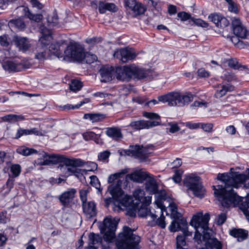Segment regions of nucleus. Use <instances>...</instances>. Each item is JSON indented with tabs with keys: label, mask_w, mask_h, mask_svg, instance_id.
<instances>
[{
	"label": "nucleus",
	"mask_w": 249,
	"mask_h": 249,
	"mask_svg": "<svg viewBox=\"0 0 249 249\" xmlns=\"http://www.w3.org/2000/svg\"><path fill=\"white\" fill-rule=\"evenodd\" d=\"M247 175L236 172L219 173L217 179L222 181L224 186H213V194L221 202L222 206L229 207L239 202L240 197L234 193L233 188H238L248 179Z\"/></svg>",
	"instance_id": "obj_1"
},
{
	"label": "nucleus",
	"mask_w": 249,
	"mask_h": 249,
	"mask_svg": "<svg viewBox=\"0 0 249 249\" xmlns=\"http://www.w3.org/2000/svg\"><path fill=\"white\" fill-rule=\"evenodd\" d=\"M107 192H108L112 198L108 197L105 199V206L108 207L113 199V210L114 211L120 212L124 211V192L123 187L124 184V169L110 174L107 178Z\"/></svg>",
	"instance_id": "obj_2"
},
{
	"label": "nucleus",
	"mask_w": 249,
	"mask_h": 249,
	"mask_svg": "<svg viewBox=\"0 0 249 249\" xmlns=\"http://www.w3.org/2000/svg\"><path fill=\"white\" fill-rule=\"evenodd\" d=\"M117 223L110 218H105L99 226L101 232L104 233L105 241L111 243L114 239L115 249H124V226L122 231L115 237V231L117 228Z\"/></svg>",
	"instance_id": "obj_3"
},
{
	"label": "nucleus",
	"mask_w": 249,
	"mask_h": 249,
	"mask_svg": "<svg viewBox=\"0 0 249 249\" xmlns=\"http://www.w3.org/2000/svg\"><path fill=\"white\" fill-rule=\"evenodd\" d=\"M151 196H145L144 191L142 189H136L133 196L125 195V214L131 218L136 216L138 207L140 204H151Z\"/></svg>",
	"instance_id": "obj_4"
},
{
	"label": "nucleus",
	"mask_w": 249,
	"mask_h": 249,
	"mask_svg": "<svg viewBox=\"0 0 249 249\" xmlns=\"http://www.w3.org/2000/svg\"><path fill=\"white\" fill-rule=\"evenodd\" d=\"M171 218L173 219L169 229L171 232L182 230L186 235H190L191 233L187 230V223L179 213L178 212L177 207L175 203L169 204Z\"/></svg>",
	"instance_id": "obj_5"
},
{
	"label": "nucleus",
	"mask_w": 249,
	"mask_h": 249,
	"mask_svg": "<svg viewBox=\"0 0 249 249\" xmlns=\"http://www.w3.org/2000/svg\"><path fill=\"white\" fill-rule=\"evenodd\" d=\"M209 220L210 214L208 213H206L203 215L202 212H199L193 216L190 224L196 230L194 236L196 240H200L202 231H205L208 228Z\"/></svg>",
	"instance_id": "obj_6"
},
{
	"label": "nucleus",
	"mask_w": 249,
	"mask_h": 249,
	"mask_svg": "<svg viewBox=\"0 0 249 249\" xmlns=\"http://www.w3.org/2000/svg\"><path fill=\"white\" fill-rule=\"evenodd\" d=\"M152 78L151 70H145L134 64L125 65V81L130 79L146 80Z\"/></svg>",
	"instance_id": "obj_7"
},
{
	"label": "nucleus",
	"mask_w": 249,
	"mask_h": 249,
	"mask_svg": "<svg viewBox=\"0 0 249 249\" xmlns=\"http://www.w3.org/2000/svg\"><path fill=\"white\" fill-rule=\"evenodd\" d=\"M183 184L187 188V191H191L196 197L202 198L205 194V189L202 185L200 178L195 174L186 176Z\"/></svg>",
	"instance_id": "obj_8"
},
{
	"label": "nucleus",
	"mask_w": 249,
	"mask_h": 249,
	"mask_svg": "<svg viewBox=\"0 0 249 249\" xmlns=\"http://www.w3.org/2000/svg\"><path fill=\"white\" fill-rule=\"evenodd\" d=\"M193 99L192 94H162L158 97V101L167 103L169 106L182 107Z\"/></svg>",
	"instance_id": "obj_9"
},
{
	"label": "nucleus",
	"mask_w": 249,
	"mask_h": 249,
	"mask_svg": "<svg viewBox=\"0 0 249 249\" xmlns=\"http://www.w3.org/2000/svg\"><path fill=\"white\" fill-rule=\"evenodd\" d=\"M85 57L84 48L77 43L71 44L64 51L63 60L82 62Z\"/></svg>",
	"instance_id": "obj_10"
},
{
	"label": "nucleus",
	"mask_w": 249,
	"mask_h": 249,
	"mask_svg": "<svg viewBox=\"0 0 249 249\" xmlns=\"http://www.w3.org/2000/svg\"><path fill=\"white\" fill-rule=\"evenodd\" d=\"M154 146L149 145L144 147L143 145L130 146L129 149L125 150V155L138 158L140 161H145L153 152Z\"/></svg>",
	"instance_id": "obj_11"
},
{
	"label": "nucleus",
	"mask_w": 249,
	"mask_h": 249,
	"mask_svg": "<svg viewBox=\"0 0 249 249\" xmlns=\"http://www.w3.org/2000/svg\"><path fill=\"white\" fill-rule=\"evenodd\" d=\"M62 163L67 165L68 177L73 175L78 178L79 175L82 174L81 169L78 167L83 166L85 162L79 159H70L66 157L63 158Z\"/></svg>",
	"instance_id": "obj_12"
},
{
	"label": "nucleus",
	"mask_w": 249,
	"mask_h": 249,
	"mask_svg": "<svg viewBox=\"0 0 249 249\" xmlns=\"http://www.w3.org/2000/svg\"><path fill=\"white\" fill-rule=\"evenodd\" d=\"M136 229L125 226V249H140L141 237L134 233Z\"/></svg>",
	"instance_id": "obj_13"
},
{
	"label": "nucleus",
	"mask_w": 249,
	"mask_h": 249,
	"mask_svg": "<svg viewBox=\"0 0 249 249\" xmlns=\"http://www.w3.org/2000/svg\"><path fill=\"white\" fill-rule=\"evenodd\" d=\"M125 6L129 14L133 18L144 14L146 10V7L136 0H125Z\"/></svg>",
	"instance_id": "obj_14"
},
{
	"label": "nucleus",
	"mask_w": 249,
	"mask_h": 249,
	"mask_svg": "<svg viewBox=\"0 0 249 249\" xmlns=\"http://www.w3.org/2000/svg\"><path fill=\"white\" fill-rule=\"evenodd\" d=\"M145 180V188L146 191L150 195H156V200L158 199L160 200V197L161 196H164L166 197V194L164 191H160V193H158V184L153 176L149 174V176Z\"/></svg>",
	"instance_id": "obj_15"
},
{
	"label": "nucleus",
	"mask_w": 249,
	"mask_h": 249,
	"mask_svg": "<svg viewBox=\"0 0 249 249\" xmlns=\"http://www.w3.org/2000/svg\"><path fill=\"white\" fill-rule=\"evenodd\" d=\"M232 28L234 35L240 37V38H246L249 34L247 28L242 24L238 18L232 20Z\"/></svg>",
	"instance_id": "obj_16"
},
{
	"label": "nucleus",
	"mask_w": 249,
	"mask_h": 249,
	"mask_svg": "<svg viewBox=\"0 0 249 249\" xmlns=\"http://www.w3.org/2000/svg\"><path fill=\"white\" fill-rule=\"evenodd\" d=\"M101 82H109L114 78V68L108 65L103 66L99 70Z\"/></svg>",
	"instance_id": "obj_17"
},
{
	"label": "nucleus",
	"mask_w": 249,
	"mask_h": 249,
	"mask_svg": "<svg viewBox=\"0 0 249 249\" xmlns=\"http://www.w3.org/2000/svg\"><path fill=\"white\" fill-rule=\"evenodd\" d=\"M160 124V122L156 121L141 120L132 122L129 125L134 129H148Z\"/></svg>",
	"instance_id": "obj_18"
},
{
	"label": "nucleus",
	"mask_w": 249,
	"mask_h": 249,
	"mask_svg": "<svg viewBox=\"0 0 249 249\" xmlns=\"http://www.w3.org/2000/svg\"><path fill=\"white\" fill-rule=\"evenodd\" d=\"M149 176V174L147 172L138 170L125 176V180H130L134 182L142 183L147 179Z\"/></svg>",
	"instance_id": "obj_19"
},
{
	"label": "nucleus",
	"mask_w": 249,
	"mask_h": 249,
	"mask_svg": "<svg viewBox=\"0 0 249 249\" xmlns=\"http://www.w3.org/2000/svg\"><path fill=\"white\" fill-rule=\"evenodd\" d=\"M77 191L75 189L71 188L63 192L59 196V200L61 204L66 207L72 201Z\"/></svg>",
	"instance_id": "obj_20"
},
{
	"label": "nucleus",
	"mask_w": 249,
	"mask_h": 249,
	"mask_svg": "<svg viewBox=\"0 0 249 249\" xmlns=\"http://www.w3.org/2000/svg\"><path fill=\"white\" fill-rule=\"evenodd\" d=\"M208 18L217 27H225L229 25L228 20L225 17L217 13L211 14L209 16Z\"/></svg>",
	"instance_id": "obj_21"
},
{
	"label": "nucleus",
	"mask_w": 249,
	"mask_h": 249,
	"mask_svg": "<svg viewBox=\"0 0 249 249\" xmlns=\"http://www.w3.org/2000/svg\"><path fill=\"white\" fill-rule=\"evenodd\" d=\"M226 95V94H214L213 98L218 100H215L214 99L213 102H217L220 101L223 102H225L226 99H227L228 101L232 103L233 101H243L244 99H246L243 98V94H229L225 97V96Z\"/></svg>",
	"instance_id": "obj_22"
},
{
	"label": "nucleus",
	"mask_w": 249,
	"mask_h": 249,
	"mask_svg": "<svg viewBox=\"0 0 249 249\" xmlns=\"http://www.w3.org/2000/svg\"><path fill=\"white\" fill-rule=\"evenodd\" d=\"M83 212L86 216L90 218L96 215L97 210L94 202L91 201L82 204Z\"/></svg>",
	"instance_id": "obj_23"
},
{
	"label": "nucleus",
	"mask_w": 249,
	"mask_h": 249,
	"mask_svg": "<svg viewBox=\"0 0 249 249\" xmlns=\"http://www.w3.org/2000/svg\"><path fill=\"white\" fill-rule=\"evenodd\" d=\"M165 199L164 196H161L160 197V200L158 199L156 200L155 203L157 205L159 208L160 209L161 216L157 219L156 224L160 228L163 229L166 226V223L165 222V217L163 215V211L164 210V207L162 205V200Z\"/></svg>",
	"instance_id": "obj_24"
},
{
	"label": "nucleus",
	"mask_w": 249,
	"mask_h": 249,
	"mask_svg": "<svg viewBox=\"0 0 249 249\" xmlns=\"http://www.w3.org/2000/svg\"><path fill=\"white\" fill-rule=\"evenodd\" d=\"M98 10L99 13L103 14L106 13L107 11L110 12H116L118 10V8L116 5L113 3L99 1L98 3Z\"/></svg>",
	"instance_id": "obj_25"
},
{
	"label": "nucleus",
	"mask_w": 249,
	"mask_h": 249,
	"mask_svg": "<svg viewBox=\"0 0 249 249\" xmlns=\"http://www.w3.org/2000/svg\"><path fill=\"white\" fill-rule=\"evenodd\" d=\"M2 67L5 70L9 72H18L23 69V65L21 63L10 60L4 62Z\"/></svg>",
	"instance_id": "obj_26"
},
{
	"label": "nucleus",
	"mask_w": 249,
	"mask_h": 249,
	"mask_svg": "<svg viewBox=\"0 0 249 249\" xmlns=\"http://www.w3.org/2000/svg\"><path fill=\"white\" fill-rule=\"evenodd\" d=\"M150 204H141L140 207H138L137 212L138 211V215L141 217H146L147 216H150L153 220L157 218V216L151 212L150 209L148 208Z\"/></svg>",
	"instance_id": "obj_27"
},
{
	"label": "nucleus",
	"mask_w": 249,
	"mask_h": 249,
	"mask_svg": "<svg viewBox=\"0 0 249 249\" xmlns=\"http://www.w3.org/2000/svg\"><path fill=\"white\" fill-rule=\"evenodd\" d=\"M14 41L16 45L23 51H26L30 47V44L26 37L15 36Z\"/></svg>",
	"instance_id": "obj_28"
},
{
	"label": "nucleus",
	"mask_w": 249,
	"mask_h": 249,
	"mask_svg": "<svg viewBox=\"0 0 249 249\" xmlns=\"http://www.w3.org/2000/svg\"><path fill=\"white\" fill-rule=\"evenodd\" d=\"M33 134L37 136L42 135L41 132L36 128H32L30 129H24L20 128L18 130L15 136V138L18 139L23 135H27Z\"/></svg>",
	"instance_id": "obj_29"
},
{
	"label": "nucleus",
	"mask_w": 249,
	"mask_h": 249,
	"mask_svg": "<svg viewBox=\"0 0 249 249\" xmlns=\"http://www.w3.org/2000/svg\"><path fill=\"white\" fill-rule=\"evenodd\" d=\"M106 133L108 137L115 140H118L123 138V135L121 132L120 129L117 127L107 128Z\"/></svg>",
	"instance_id": "obj_30"
},
{
	"label": "nucleus",
	"mask_w": 249,
	"mask_h": 249,
	"mask_svg": "<svg viewBox=\"0 0 249 249\" xmlns=\"http://www.w3.org/2000/svg\"><path fill=\"white\" fill-rule=\"evenodd\" d=\"M230 234L237 238L238 241H242L247 238L248 231L243 229H233L230 231Z\"/></svg>",
	"instance_id": "obj_31"
},
{
	"label": "nucleus",
	"mask_w": 249,
	"mask_h": 249,
	"mask_svg": "<svg viewBox=\"0 0 249 249\" xmlns=\"http://www.w3.org/2000/svg\"><path fill=\"white\" fill-rule=\"evenodd\" d=\"M8 25L11 27H15L19 30H23L26 28V24L22 18H18L11 19L8 22Z\"/></svg>",
	"instance_id": "obj_32"
},
{
	"label": "nucleus",
	"mask_w": 249,
	"mask_h": 249,
	"mask_svg": "<svg viewBox=\"0 0 249 249\" xmlns=\"http://www.w3.org/2000/svg\"><path fill=\"white\" fill-rule=\"evenodd\" d=\"M228 66L234 70H247L248 67L246 65H242L240 64L235 58H231L226 60Z\"/></svg>",
	"instance_id": "obj_33"
},
{
	"label": "nucleus",
	"mask_w": 249,
	"mask_h": 249,
	"mask_svg": "<svg viewBox=\"0 0 249 249\" xmlns=\"http://www.w3.org/2000/svg\"><path fill=\"white\" fill-rule=\"evenodd\" d=\"M84 118L89 119L92 123H95L103 121L106 118V115L101 113H87L84 115Z\"/></svg>",
	"instance_id": "obj_34"
},
{
	"label": "nucleus",
	"mask_w": 249,
	"mask_h": 249,
	"mask_svg": "<svg viewBox=\"0 0 249 249\" xmlns=\"http://www.w3.org/2000/svg\"><path fill=\"white\" fill-rule=\"evenodd\" d=\"M138 54V53L134 48L130 46H125V63L135 59Z\"/></svg>",
	"instance_id": "obj_35"
},
{
	"label": "nucleus",
	"mask_w": 249,
	"mask_h": 249,
	"mask_svg": "<svg viewBox=\"0 0 249 249\" xmlns=\"http://www.w3.org/2000/svg\"><path fill=\"white\" fill-rule=\"evenodd\" d=\"M18 154L22 155L24 156H28L32 154L37 153V151L33 148H30L25 146H21L18 147L17 150Z\"/></svg>",
	"instance_id": "obj_36"
},
{
	"label": "nucleus",
	"mask_w": 249,
	"mask_h": 249,
	"mask_svg": "<svg viewBox=\"0 0 249 249\" xmlns=\"http://www.w3.org/2000/svg\"><path fill=\"white\" fill-rule=\"evenodd\" d=\"M49 51L59 58H63V54L60 51V45L58 43H52L49 47Z\"/></svg>",
	"instance_id": "obj_37"
},
{
	"label": "nucleus",
	"mask_w": 249,
	"mask_h": 249,
	"mask_svg": "<svg viewBox=\"0 0 249 249\" xmlns=\"http://www.w3.org/2000/svg\"><path fill=\"white\" fill-rule=\"evenodd\" d=\"M206 247L208 249H222V244L217 239H210L206 243Z\"/></svg>",
	"instance_id": "obj_38"
},
{
	"label": "nucleus",
	"mask_w": 249,
	"mask_h": 249,
	"mask_svg": "<svg viewBox=\"0 0 249 249\" xmlns=\"http://www.w3.org/2000/svg\"><path fill=\"white\" fill-rule=\"evenodd\" d=\"M89 245L90 246H94L96 244L100 243L102 241V237L99 234L93 232L89 234Z\"/></svg>",
	"instance_id": "obj_39"
},
{
	"label": "nucleus",
	"mask_w": 249,
	"mask_h": 249,
	"mask_svg": "<svg viewBox=\"0 0 249 249\" xmlns=\"http://www.w3.org/2000/svg\"><path fill=\"white\" fill-rule=\"evenodd\" d=\"M44 157L49 158L51 163L53 164H56L59 162L62 163L63 158H66V157L63 156L54 154L48 155L47 154H45Z\"/></svg>",
	"instance_id": "obj_40"
},
{
	"label": "nucleus",
	"mask_w": 249,
	"mask_h": 249,
	"mask_svg": "<svg viewBox=\"0 0 249 249\" xmlns=\"http://www.w3.org/2000/svg\"><path fill=\"white\" fill-rule=\"evenodd\" d=\"M82 83L78 80L72 79L70 84L69 87L71 91L77 92L82 87Z\"/></svg>",
	"instance_id": "obj_41"
},
{
	"label": "nucleus",
	"mask_w": 249,
	"mask_h": 249,
	"mask_svg": "<svg viewBox=\"0 0 249 249\" xmlns=\"http://www.w3.org/2000/svg\"><path fill=\"white\" fill-rule=\"evenodd\" d=\"M120 80H124V66H117L114 70V77Z\"/></svg>",
	"instance_id": "obj_42"
},
{
	"label": "nucleus",
	"mask_w": 249,
	"mask_h": 249,
	"mask_svg": "<svg viewBox=\"0 0 249 249\" xmlns=\"http://www.w3.org/2000/svg\"><path fill=\"white\" fill-rule=\"evenodd\" d=\"M47 22L49 26L53 27L58 23V18L57 14L55 13L49 15L47 18Z\"/></svg>",
	"instance_id": "obj_43"
},
{
	"label": "nucleus",
	"mask_w": 249,
	"mask_h": 249,
	"mask_svg": "<svg viewBox=\"0 0 249 249\" xmlns=\"http://www.w3.org/2000/svg\"><path fill=\"white\" fill-rule=\"evenodd\" d=\"M90 184L91 185L97 189L98 192L101 193L102 191V188H101V184L97 177L96 176H91L90 177Z\"/></svg>",
	"instance_id": "obj_44"
},
{
	"label": "nucleus",
	"mask_w": 249,
	"mask_h": 249,
	"mask_svg": "<svg viewBox=\"0 0 249 249\" xmlns=\"http://www.w3.org/2000/svg\"><path fill=\"white\" fill-rule=\"evenodd\" d=\"M183 233V235H178L176 240H177V249H179L180 248H182L183 246H184L186 245V241L185 239V237L189 236V235H186L182 230H181ZM191 234L192 232H190ZM190 235V236H191Z\"/></svg>",
	"instance_id": "obj_45"
},
{
	"label": "nucleus",
	"mask_w": 249,
	"mask_h": 249,
	"mask_svg": "<svg viewBox=\"0 0 249 249\" xmlns=\"http://www.w3.org/2000/svg\"><path fill=\"white\" fill-rule=\"evenodd\" d=\"M25 15L30 19L37 22H39L42 19L43 17L41 14H33L28 9L25 12Z\"/></svg>",
	"instance_id": "obj_46"
},
{
	"label": "nucleus",
	"mask_w": 249,
	"mask_h": 249,
	"mask_svg": "<svg viewBox=\"0 0 249 249\" xmlns=\"http://www.w3.org/2000/svg\"><path fill=\"white\" fill-rule=\"evenodd\" d=\"M114 58L118 59L120 62L124 63L123 59L124 58V49L120 48L117 49L113 53Z\"/></svg>",
	"instance_id": "obj_47"
},
{
	"label": "nucleus",
	"mask_w": 249,
	"mask_h": 249,
	"mask_svg": "<svg viewBox=\"0 0 249 249\" xmlns=\"http://www.w3.org/2000/svg\"><path fill=\"white\" fill-rule=\"evenodd\" d=\"M220 89L219 91L221 93H226L228 92H231L234 90V87L231 84L220 85L219 86Z\"/></svg>",
	"instance_id": "obj_48"
},
{
	"label": "nucleus",
	"mask_w": 249,
	"mask_h": 249,
	"mask_svg": "<svg viewBox=\"0 0 249 249\" xmlns=\"http://www.w3.org/2000/svg\"><path fill=\"white\" fill-rule=\"evenodd\" d=\"M222 77L223 79L228 81L237 80L236 75L232 72L229 71H224V73L222 76Z\"/></svg>",
	"instance_id": "obj_49"
},
{
	"label": "nucleus",
	"mask_w": 249,
	"mask_h": 249,
	"mask_svg": "<svg viewBox=\"0 0 249 249\" xmlns=\"http://www.w3.org/2000/svg\"><path fill=\"white\" fill-rule=\"evenodd\" d=\"M110 152L108 150H106L100 152L98 156V160L103 162H107L108 158L110 156Z\"/></svg>",
	"instance_id": "obj_50"
},
{
	"label": "nucleus",
	"mask_w": 249,
	"mask_h": 249,
	"mask_svg": "<svg viewBox=\"0 0 249 249\" xmlns=\"http://www.w3.org/2000/svg\"><path fill=\"white\" fill-rule=\"evenodd\" d=\"M240 209L249 221V202L247 200L243 202L240 206Z\"/></svg>",
	"instance_id": "obj_51"
},
{
	"label": "nucleus",
	"mask_w": 249,
	"mask_h": 249,
	"mask_svg": "<svg viewBox=\"0 0 249 249\" xmlns=\"http://www.w3.org/2000/svg\"><path fill=\"white\" fill-rule=\"evenodd\" d=\"M90 101V99L89 98H85L83 101H81L80 104L79 105H76L75 106L72 105H66L64 106L63 109L64 110H69L70 109H75L79 108L82 105L88 103Z\"/></svg>",
	"instance_id": "obj_52"
},
{
	"label": "nucleus",
	"mask_w": 249,
	"mask_h": 249,
	"mask_svg": "<svg viewBox=\"0 0 249 249\" xmlns=\"http://www.w3.org/2000/svg\"><path fill=\"white\" fill-rule=\"evenodd\" d=\"M143 116L144 117L149 118L151 120H154V121L158 122H159L158 120L160 119V117L158 114L153 112H144L143 113Z\"/></svg>",
	"instance_id": "obj_53"
},
{
	"label": "nucleus",
	"mask_w": 249,
	"mask_h": 249,
	"mask_svg": "<svg viewBox=\"0 0 249 249\" xmlns=\"http://www.w3.org/2000/svg\"><path fill=\"white\" fill-rule=\"evenodd\" d=\"M50 37L49 35H43L39 39L40 46L42 49H46V46L49 44L48 39Z\"/></svg>",
	"instance_id": "obj_54"
},
{
	"label": "nucleus",
	"mask_w": 249,
	"mask_h": 249,
	"mask_svg": "<svg viewBox=\"0 0 249 249\" xmlns=\"http://www.w3.org/2000/svg\"><path fill=\"white\" fill-rule=\"evenodd\" d=\"M211 102L212 101L207 102L204 100L196 101L191 105V107H204L206 108L207 107L208 104Z\"/></svg>",
	"instance_id": "obj_55"
},
{
	"label": "nucleus",
	"mask_w": 249,
	"mask_h": 249,
	"mask_svg": "<svg viewBox=\"0 0 249 249\" xmlns=\"http://www.w3.org/2000/svg\"><path fill=\"white\" fill-rule=\"evenodd\" d=\"M168 125L170 126V127L167 128V130L170 133H174L180 130V127L176 123H168Z\"/></svg>",
	"instance_id": "obj_56"
},
{
	"label": "nucleus",
	"mask_w": 249,
	"mask_h": 249,
	"mask_svg": "<svg viewBox=\"0 0 249 249\" xmlns=\"http://www.w3.org/2000/svg\"><path fill=\"white\" fill-rule=\"evenodd\" d=\"M191 21H192L195 25L202 27L205 28L207 27L208 26V24L207 22L199 18L196 19L192 18H191Z\"/></svg>",
	"instance_id": "obj_57"
},
{
	"label": "nucleus",
	"mask_w": 249,
	"mask_h": 249,
	"mask_svg": "<svg viewBox=\"0 0 249 249\" xmlns=\"http://www.w3.org/2000/svg\"><path fill=\"white\" fill-rule=\"evenodd\" d=\"M84 59L86 60V61L87 63L91 64L95 61H96L97 59V56L93 54L90 53H85V57Z\"/></svg>",
	"instance_id": "obj_58"
},
{
	"label": "nucleus",
	"mask_w": 249,
	"mask_h": 249,
	"mask_svg": "<svg viewBox=\"0 0 249 249\" xmlns=\"http://www.w3.org/2000/svg\"><path fill=\"white\" fill-rule=\"evenodd\" d=\"M183 171L181 169L176 170L175 175L173 177V179L176 183H179L181 180V175Z\"/></svg>",
	"instance_id": "obj_59"
},
{
	"label": "nucleus",
	"mask_w": 249,
	"mask_h": 249,
	"mask_svg": "<svg viewBox=\"0 0 249 249\" xmlns=\"http://www.w3.org/2000/svg\"><path fill=\"white\" fill-rule=\"evenodd\" d=\"M82 135L83 138L86 141L93 140V139L96 137V134L92 131L85 132L82 134Z\"/></svg>",
	"instance_id": "obj_60"
},
{
	"label": "nucleus",
	"mask_w": 249,
	"mask_h": 249,
	"mask_svg": "<svg viewBox=\"0 0 249 249\" xmlns=\"http://www.w3.org/2000/svg\"><path fill=\"white\" fill-rule=\"evenodd\" d=\"M178 17L180 18L181 20L182 21H186L188 19H190L191 20V18H192L190 14L185 12H179L178 14Z\"/></svg>",
	"instance_id": "obj_61"
},
{
	"label": "nucleus",
	"mask_w": 249,
	"mask_h": 249,
	"mask_svg": "<svg viewBox=\"0 0 249 249\" xmlns=\"http://www.w3.org/2000/svg\"><path fill=\"white\" fill-rule=\"evenodd\" d=\"M203 234V239L204 241L206 242V243L207 241H209L210 239H214L215 238H212V234L211 232L210 231V230L208 228V227L207 228V229L205 231H202Z\"/></svg>",
	"instance_id": "obj_62"
},
{
	"label": "nucleus",
	"mask_w": 249,
	"mask_h": 249,
	"mask_svg": "<svg viewBox=\"0 0 249 249\" xmlns=\"http://www.w3.org/2000/svg\"><path fill=\"white\" fill-rule=\"evenodd\" d=\"M42 51L38 52L36 54L35 57L39 60H44L46 58L47 53L46 49H42Z\"/></svg>",
	"instance_id": "obj_63"
},
{
	"label": "nucleus",
	"mask_w": 249,
	"mask_h": 249,
	"mask_svg": "<svg viewBox=\"0 0 249 249\" xmlns=\"http://www.w3.org/2000/svg\"><path fill=\"white\" fill-rule=\"evenodd\" d=\"M197 73L198 76L200 77L207 78L210 76V73L203 68L198 69Z\"/></svg>",
	"instance_id": "obj_64"
}]
</instances>
